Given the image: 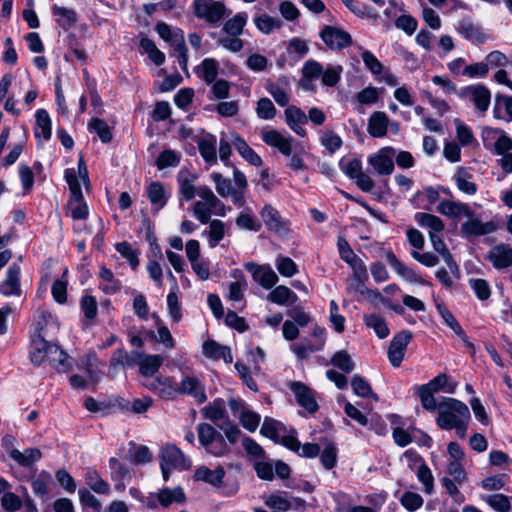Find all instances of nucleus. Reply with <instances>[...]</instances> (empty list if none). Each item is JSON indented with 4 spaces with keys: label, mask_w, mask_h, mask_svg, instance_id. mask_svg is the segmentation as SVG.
Wrapping results in <instances>:
<instances>
[{
    "label": "nucleus",
    "mask_w": 512,
    "mask_h": 512,
    "mask_svg": "<svg viewBox=\"0 0 512 512\" xmlns=\"http://www.w3.org/2000/svg\"><path fill=\"white\" fill-rule=\"evenodd\" d=\"M231 141L238 153L251 165L261 166V157L247 144V142L238 134H231Z\"/></svg>",
    "instance_id": "473e14b6"
},
{
    "label": "nucleus",
    "mask_w": 512,
    "mask_h": 512,
    "mask_svg": "<svg viewBox=\"0 0 512 512\" xmlns=\"http://www.w3.org/2000/svg\"><path fill=\"white\" fill-rule=\"evenodd\" d=\"M142 385L163 399H173L177 395V387L170 377L160 375L147 378Z\"/></svg>",
    "instance_id": "f8f14e48"
},
{
    "label": "nucleus",
    "mask_w": 512,
    "mask_h": 512,
    "mask_svg": "<svg viewBox=\"0 0 512 512\" xmlns=\"http://www.w3.org/2000/svg\"><path fill=\"white\" fill-rule=\"evenodd\" d=\"M115 247L117 252L129 262L133 270L139 266V252L134 249L130 243L125 241L120 242L117 243Z\"/></svg>",
    "instance_id": "338daca9"
},
{
    "label": "nucleus",
    "mask_w": 512,
    "mask_h": 512,
    "mask_svg": "<svg viewBox=\"0 0 512 512\" xmlns=\"http://www.w3.org/2000/svg\"><path fill=\"white\" fill-rule=\"evenodd\" d=\"M261 139L266 145L276 148L283 155L287 157L292 155L294 142L293 137L285 136L278 130L271 129L262 131Z\"/></svg>",
    "instance_id": "2eb2a0df"
},
{
    "label": "nucleus",
    "mask_w": 512,
    "mask_h": 512,
    "mask_svg": "<svg viewBox=\"0 0 512 512\" xmlns=\"http://www.w3.org/2000/svg\"><path fill=\"white\" fill-rule=\"evenodd\" d=\"M204 418L217 424L219 421L228 419L225 401L221 398L214 399L202 409Z\"/></svg>",
    "instance_id": "e433bc0d"
},
{
    "label": "nucleus",
    "mask_w": 512,
    "mask_h": 512,
    "mask_svg": "<svg viewBox=\"0 0 512 512\" xmlns=\"http://www.w3.org/2000/svg\"><path fill=\"white\" fill-rule=\"evenodd\" d=\"M457 32L466 40L473 43H484L486 35L482 29L470 19H462L456 26Z\"/></svg>",
    "instance_id": "cd10ccee"
},
{
    "label": "nucleus",
    "mask_w": 512,
    "mask_h": 512,
    "mask_svg": "<svg viewBox=\"0 0 512 512\" xmlns=\"http://www.w3.org/2000/svg\"><path fill=\"white\" fill-rule=\"evenodd\" d=\"M363 320L365 325L373 329L380 339H384L389 335L390 330L381 316L376 314L364 315Z\"/></svg>",
    "instance_id": "5fc2aeb1"
},
{
    "label": "nucleus",
    "mask_w": 512,
    "mask_h": 512,
    "mask_svg": "<svg viewBox=\"0 0 512 512\" xmlns=\"http://www.w3.org/2000/svg\"><path fill=\"white\" fill-rule=\"evenodd\" d=\"M437 211L449 218H457L461 215L470 217L473 214L468 204L450 200H442L437 206Z\"/></svg>",
    "instance_id": "c85d7f7f"
},
{
    "label": "nucleus",
    "mask_w": 512,
    "mask_h": 512,
    "mask_svg": "<svg viewBox=\"0 0 512 512\" xmlns=\"http://www.w3.org/2000/svg\"><path fill=\"white\" fill-rule=\"evenodd\" d=\"M351 387L359 397H372L374 400H378L377 394L372 391L370 384L362 376L354 375L351 380Z\"/></svg>",
    "instance_id": "0e129e2a"
},
{
    "label": "nucleus",
    "mask_w": 512,
    "mask_h": 512,
    "mask_svg": "<svg viewBox=\"0 0 512 512\" xmlns=\"http://www.w3.org/2000/svg\"><path fill=\"white\" fill-rule=\"evenodd\" d=\"M266 90L274 98L279 106H287L289 103V82L287 78H281L278 82H269L266 84Z\"/></svg>",
    "instance_id": "f704fd0d"
},
{
    "label": "nucleus",
    "mask_w": 512,
    "mask_h": 512,
    "mask_svg": "<svg viewBox=\"0 0 512 512\" xmlns=\"http://www.w3.org/2000/svg\"><path fill=\"white\" fill-rule=\"evenodd\" d=\"M410 462H419L420 465L417 468L416 476L420 483L423 485V491L427 495H431L434 492V477L430 468L425 464L422 458L413 450H406L403 454Z\"/></svg>",
    "instance_id": "dca6fc26"
},
{
    "label": "nucleus",
    "mask_w": 512,
    "mask_h": 512,
    "mask_svg": "<svg viewBox=\"0 0 512 512\" xmlns=\"http://www.w3.org/2000/svg\"><path fill=\"white\" fill-rule=\"evenodd\" d=\"M343 67L341 65H327L326 69L323 68L321 75L322 84L328 87H334L340 81Z\"/></svg>",
    "instance_id": "774afa93"
},
{
    "label": "nucleus",
    "mask_w": 512,
    "mask_h": 512,
    "mask_svg": "<svg viewBox=\"0 0 512 512\" xmlns=\"http://www.w3.org/2000/svg\"><path fill=\"white\" fill-rule=\"evenodd\" d=\"M64 176L71 192V197L67 202V214L74 220H84L89 214V209L84 201L81 184L76 177V172L74 169H67Z\"/></svg>",
    "instance_id": "7ed1b4c3"
},
{
    "label": "nucleus",
    "mask_w": 512,
    "mask_h": 512,
    "mask_svg": "<svg viewBox=\"0 0 512 512\" xmlns=\"http://www.w3.org/2000/svg\"><path fill=\"white\" fill-rule=\"evenodd\" d=\"M59 372H66L71 369V361L68 354L56 343L50 347L46 361Z\"/></svg>",
    "instance_id": "c756f323"
},
{
    "label": "nucleus",
    "mask_w": 512,
    "mask_h": 512,
    "mask_svg": "<svg viewBox=\"0 0 512 512\" xmlns=\"http://www.w3.org/2000/svg\"><path fill=\"white\" fill-rule=\"evenodd\" d=\"M267 299L277 305L286 306L294 304L298 300V297L288 287L279 285L268 294Z\"/></svg>",
    "instance_id": "79ce46f5"
},
{
    "label": "nucleus",
    "mask_w": 512,
    "mask_h": 512,
    "mask_svg": "<svg viewBox=\"0 0 512 512\" xmlns=\"http://www.w3.org/2000/svg\"><path fill=\"white\" fill-rule=\"evenodd\" d=\"M141 357L142 353L138 351L128 353L124 349H117L111 356L110 368H116L117 366L132 367L138 363Z\"/></svg>",
    "instance_id": "37998d69"
},
{
    "label": "nucleus",
    "mask_w": 512,
    "mask_h": 512,
    "mask_svg": "<svg viewBox=\"0 0 512 512\" xmlns=\"http://www.w3.org/2000/svg\"><path fill=\"white\" fill-rule=\"evenodd\" d=\"M216 146L217 139L212 134L205 135L198 142L200 155L210 165H214L217 162Z\"/></svg>",
    "instance_id": "4c0bfd02"
},
{
    "label": "nucleus",
    "mask_w": 512,
    "mask_h": 512,
    "mask_svg": "<svg viewBox=\"0 0 512 512\" xmlns=\"http://www.w3.org/2000/svg\"><path fill=\"white\" fill-rule=\"evenodd\" d=\"M196 179V175L187 171H180L178 173V193L182 200L190 201L195 197V195H198V188L195 186Z\"/></svg>",
    "instance_id": "bb28decb"
},
{
    "label": "nucleus",
    "mask_w": 512,
    "mask_h": 512,
    "mask_svg": "<svg viewBox=\"0 0 512 512\" xmlns=\"http://www.w3.org/2000/svg\"><path fill=\"white\" fill-rule=\"evenodd\" d=\"M469 92L475 107L481 112L487 111L491 100L489 89L483 85H476L470 87Z\"/></svg>",
    "instance_id": "a18cd8bd"
},
{
    "label": "nucleus",
    "mask_w": 512,
    "mask_h": 512,
    "mask_svg": "<svg viewBox=\"0 0 512 512\" xmlns=\"http://www.w3.org/2000/svg\"><path fill=\"white\" fill-rule=\"evenodd\" d=\"M0 293L5 296H19L20 288V267L16 264L11 265L4 281L0 285Z\"/></svg>",
    "instance_id": "b1692460"
},
{
    "label": "nucleus",
    "mask_w": 512,
    "mask_h": 512,
    "mask_svg": "<svg viewBox=\"0 0 512 512\" xmlns=\"http://www.w3.org/2000/svg\"><path fill=\"white\" fill-rule=\"evenodd\" d=\"M261 218L267 229L278 235H285L289 231L290 223L283 218L279 211L271 205H265L260 211Z\"/></svg>",
    "instance_id": "1a4fd4ad"
},
{
    "label": "nucleus",
    "mask_w": 512,
    "mask_h": 512,
    "mask_svg": "<svg viewBox=\"0 0 512 512\" xmlns=\"http://www.w3.org/2000/svg\"><path fill=\"white\" fill-rule=\"evenodd\" d=\"M196 429L199 447L203 449L208 447L220 434L211 424L204 422L199 423Z\"/></svg>",
    "instance_id": "6e6d98bb"
},
{
    "label": "nucleus",
    "mask_w": 512,
    "mask_h": 512,
    "mask_svg": "<svg viewBox=\"0 0 512 512\" xmlns=\"http://www.w3.org/2000/svg\"><path fill=\"white\" fill-rule=\"evenodd\" d=\"M51 482V474L47 471H41L38 477L31 482L34 494L40 498H45L49 493V485Z\"/></svg>",
    "instance_id": "052dcab7"
},
{
    "label": "nucleus",
    "mask_w": 512,
    "mask_h": 512,
    "mask_svg": "<svg viewBox=\"0 0 512 512\" xmlns=\"http://www.w3.org/2000/svg\"><path fill=\"white\" fill-rule=\"evenodd\" d=\"M487 260L497 270H504L512 266V246L501 243L493 246L487 254Z\"/></svg>",
    "instance_id": "f3484780"
},
{
    "label": "nucleus",
    "mask_w": 512,
    "mask_h": 512,
    "mask_svg": "<svg viewBox=\"0 0 512 512\" xmlns=\"http://www.w3.org/2000/svg\"><path fill=\"white\" fill-rule=\"evenodd\" d=\"M34 134L38 139L48 141L52 136L51 118L45 109H38L35 113Z\"/></svg>",
    "instance_id": "72a5a7b5"
},
{
    "label": "nucleus",
    "mask_w": 512,
    "mask_h": 512,
    "mask_svg": "<svg viewBox=\"0 0 512 512\" xmlns=\"http://www.w3.org/2000/svg\"><path fill=\"white\" fill-rule=\"evenodd\" d=\"M52 10H53V15L55 17H57V22L64 29H68V28L72 27L77 21L76 12L72 9L54 5Z\"/></svg>",
    "instance_id": "680f3d73"
},
{
    "label": "nucleus",
    "mask_w": 512,
    "mask_h": 512,
    "mask_svg": "<svg viewBox=\"0 0 512 512\" xmlns=\"http://www.w3.org/2000/svg\"><path fill=\"white\" fill-rule=\"evenodd\" d=\"M415 221L418 223L420 227L428 230V235L442 233L445 228V224L441 218L429 213H416Z\"/></svg>",
    "instance_id": "58836bf2"
},
{
    "label": "nucleus",
    "mask_w": 512,
    "mask_h": 512,
    "mask_svg": "<svg viewBox=\"0 0 512 512\" xmlns=\"http://www.w3.org/2000/svg\"><path fill=\"white\" fill-rule=\"evenodd\" d=\"M453 178L461 192L467 195H474L477 192V185L471 180L472 176L465 170L459 169Z\"/></svg>",
    "instance_id": "13d9d810"
},
{
    "label": "nucleus",
    "mask_w": 512,
    "mask_h": 512,
    "mask_svg": "<svg viewBox=\"0 0 512 512\" xmlns=\"http://www.w3.org/2000/svg\"><path fill=\"white\" fill-rule=\"evenodd\" d=\"M353 271V280L355 285H351L349 288L355 292L364 295L365 293L371 294L373 291L368 290L364 282L368 279V272L365 263L358 256L355 257L351 262H347Z\"/></svg>",
    "instance_id": "aec40b11"
},
{
    "label": "nucleus",
    "mask_w": 512,
    "mask_h": 512,
    "mask_svg": "<svg viewBox=\"0 0 512 512\" xmlns=\"http://www.w3.org/2000/svg\"><path fill=\"white\" fill-rule=\"evenodd\" d=\"M157 498H158V501L160 502V504L164 508H167L174 502H177V503L184 502L185 494L183 492V489L180 487H176L173 489L164 488L158 492Z\"/></svg>",
    "instance_id": "8fccbe9b"
},
{
    "label": "nucleus",
    "mask_w": 512,
    "mask_h": 512,
    "mask_svg": "<svg viewBox=\"0 0 512 512\" xmlns=\"http://www.w3.org/2000/svg\"><path fill=\"white\" fill-rule=\"evenodd\" d=\"M163 357L160 355H146L142 353V357L138 360L137 365L144 379L153 377L163 364Z\"/></svg>",
    "instance_id": "c9c22d12"
},
{
    "label": "nucleus",
    "mask_w": 512,
    "mask_h": 512,
    "mask_svg": "<svg viewBox=\"0 0 512 512\" xmlns=\"http://www.w3.org/2000/svg\"><path fill=\"white\" fill-rule=\"evenodd\" d=\"M467 218L461 224V234L467 239L488 235L496 231L497 227L494 222H483L480 218L475 217L474 213Z\"/></svg>",
    "instance_id": "4468645a"
},
{
    "label": "nucleus",
    "mask_w": 512,
    "mask_h": 512,
    "mask_svg": "<svg viewBox=\"0 0 512 512\" xmlns=\"http://www.w3.org/2000/svg\"><path fill=\"white\" fill-rule=\"evenodd\" d=\"M156 31L164 41L171 44L179 66L183 71H187L188 50L185 45L183 32L179 29L172 30L166 23H158Z\"/></svg>",
    "instance_id": "20e7f679"
},
{
    "label": "nucleus",
    "mask_w": 512,
    "mask_h": 512,
    "mask_svg": "<svg viewBox=\"0 0 512 512\" xmlns=\"http://www.w3.org/2000/svg\"><path fill=\"white\" fill-rule=\"evenodd\" d=\"M282 432H284V426L282 423L268 417L264 419L260 429V433L263 436L273 440L274 442H278Z\"/></svg>",
    "instance_id": "bf43d9fd"
},
{
    "label": "nucleus",
    "mask_w": 512,
    "mask_h": 512,
    "mask_svg": "<svg viewBox=\"0 0 512 512\" xmlns=\"http://www.w3.org/2000/svg\"><path fill=\"white\" fill-rule=\"evenodd\" d=\"M193 11L197 18L209 24L219 22L227 14L224 3L216 0H194Z\"/></svg>",
    "instance_id": "39448f33"
},
{
    "label": "nucleus",
    "mask_w": 512,
    "mask_h": 512,
    "mask_svg": "<svg viewBox=\"0 0 512 512\" xmlns=\"http://www.w3.org/2000/svg\"><path fill=\"white\" fill-rule=\"evenodd\" d=\"M411 339L412 333L408 330H403L397 333L391 340L388 349V359L393 367L401 365Z\"/></svg>",
    "instance_id": "9d476101"
},
{
    "label": "nucleus",
    "mask_w": 512,
    "mask_h": 512,
    "mask_svg": "<svg viewBox=\"0 0 512 512\" xmlns=\"http://www.w3.org/2000/svg\"><path fill=\"white\" fill-rule=\"evenodd\" d=\"M150 203L156 207L157 210L163 208L168 200L164 186L162 183L156 181L152 182L146 190Z\"/></svg>",
    "instance_id": "de8ad7c7"
},
{
    "label": "nucleus",
    "mask_w": 512,
    "mask_h": 512,
    "mask_svg": "<svg viewBox=\"0 0 512 512\" xmlns=\"http://www.w3.org/2000/svg\"><path fill=\"white\" fill-rule=\"evenodd\" d=\"M290 389L294 393L297 403L310 414L318 410V404L315 399V393L301 382H292Z\"/></svg>",
    "instance_id": "a211bd4d"
},
{
    "label": "nucleus",
    "mask_w": 512,
    "mask_h": 512,
    "mask_svg": "<svg viewBox=\"0 0 512 512\" xmlns=\"http://www.w3.org/2000/svg\"><path fill=\"white\" fill-rule=\"evenodd\" d=\"M198 196L201 200L193 205V215L202 224L210 221L211 215L225 216L227 208L225 204L213 193L208 186L198 187Z\"/></svg>",
    "instance_id": "f03ea898"
},
{
    "label": "nucleus",
    "mask_w": 512,
    "mask_h": 512,
    "mask_svg": "<svg viewBox=\"0 0 512 512\" xmlns=\"http://www.w3.org/2000/svg\"><path fill=\"white\" fill-rule=\"evenodd\" d=\"M247 21L248 14L246 12H239L224 23L222 32L232 36H240L244 31Z\"/></svg>",
    "instance_id": "49530a36"
},
{
    "label": "nucleus",
    "mask_w": 512,
    "mask_h": 512,
    "mask_svg": "<svg viewBox=\"0 0 512 512\" xmlns=\"http://www.w3.org/2000/svg\"><path fill=\"white\" fill-rule=\"evenodd\" d=\"M395 149L383 147L377 153L368 157V163L379 175H390L394 170Z\"/></svg>",
    "instance_id": "9b49d317"
},
{
    "label": "nucleus",
    "mask_w": 512,
    "mask_h": 512,
    "mask_svg": "<svg viewBox=\"0 0 512 512\" xmlns=\"http://www.w3.org/2000/svg\"><path fill=\"white\" fill-rule=\"evenodd\" d=\"M208 223L209 230L204 231L202 234L208 236L209 246L215 248L225 236V223L218 219L210 220Z\"/></svg>",
    "instance_id": "09e8293b"
},
{
    "label": "nucleus",
    "mask_w": 512,
    "mask_h": 512,
    "mask_svg": "<svg viewBox=\"0 0 512 512\" xmlns=\"http://www.w3.org/2000/svg\"><path fill=\"white\" fill-rule=\"evenodd\" d=\"M265 505L276 511L286 512L289 510H302L306 502L297 497H289L286 492H274L264 500Z\"/></svg>",
    "instance_id": "0eeeda50"
},
{
    "label": "nucleus",
    "mask_w": 512,
    "mask_h": 512,
    "mask_svg": "<svg viewBox=\"0 0 512 512\" xmlns=\"http://www.w3.org/2000/svg\"><path fill=\"white\" fill-rule=\"evenodd\" d=\"M160 458L161 470H184L191 466V461L186 458L184 453L174 444H168L162 448Z\"/></svg>",
    "instance_id": "423d86ee"
},
{
    "label": "nucleus",
    "mask_w": 512,
    "mask_h": 512,
    "mask_svg": "<svg viewBox=\"0 0 512 512\" xmlns=\"http://www.w3.org/2000/svg\"><path fill=\"white\" fill-rule=\"evenodd\" d=\"M284 114L288 127L298 136L305 137L307 132L302 125L307 123V115L299 107L294 105L288 106Z\"/></svg>",
    "instance_id": "4be33fe9"
},
{
    "label": "nucleus",
    "mask_w": 512,
    "mask_h": 512,
    "mask_svg": "<svg viewBox=\"0 0 512 512\" xmlns=\"http://www.w3.org/2000/svg\"><path fill=\"white\" fill-rule=\"evenodd\" d=\"M203 355L212 360H224L225 363H232L233 356L228 346L221 345L214 340H207L202 346Z\"/></svg>",
    "instance_id": "393cba45"
},
{
    "label": "nucleus",
    "mask_w": 512,
    "mask_h": 512,
    "mask_svg": "<svg viewBox=\"0 0 512 512\" xmlns=\"http://www.w3.org/2000/svg\"><path fill=\"white\" fill-rule=\"evenodd\" d=\"M423 386L433 391L434 393L439 391L454 393L457 387V383H450L449 376L445 373H441Z\"/></svg>",
    "instance_id": "4d7b16f0"
},
{
    "label": "nucleus",
    "mask_w": 512,
    "mask_h": 512,
    "mask_svg": "<svg viewBox=\"0 0 512 512\" xmlns=\"http://www.w3.org/2000/svg\"><path fill=\"white\" fill-rule=\"evenodd\" d=\"M386 260L395 273L403 279L409 282L423 283L421 277L413 269L400 261L392 250L386 251Z\"/></svg>",
    "instance_id": "a878e982"
},
{
    "label": "nucleus",
    "mask_w": 512,
    "mask_h": 512,
    "mask_svg": "<svg viewBox=\"0 0 512 512\" xmlns=\"http://www.w3.org/2000/svg\"><path fill=\"white\" fill-rule=\"evenodd\" d=\"M432 247H433L434 251L437 254H439V256L442 257V259L446 263L450 273L453 274L456 278H459V276H460L459 267H458L457 263L455 262V260L453 259V256L450 253V251L447 248L444 241L441 240L440 242L434 243V245H432Z\"/></svg>",
    "instance_id": "3c124183"
},
{
    "label": "nucleus",
    "mask_w": 512,
    "mask_h": 512,
    "mask_svg": "<svg viewBox=\"0 0 512 512\" xmlns=\"http://www.w3.org/2000/svg\"><path fill=\"white\" fill-rule=\"evenodd\" d=\"M320 38L331 50H342L352 44L351 35L345 30L326 25L320 32Z\"/></svg>",
    "instance_id": "6e6552de"
},
{
    "label": "nucleus",
    "mask_w": 512,
    "mask_h": 512,
    "mask_svg": "<svg viewBox=\"0 0 512 512\" xmlns=\"http://www.w3.org/2000/svg\"><path fill=\"white\" fill-rule=\"evenodd\" d=\"M225 470L223 467L218 466L214 470L206 466H201L195 470L194 479L196 481H203L214 487H220L225 477Z\"/></svg>",
    "instance_id": "7c9ffc66"
},
{
    "label": "nucleus",
    "mask_w": 512,
    "mask_h": 512,
    "mask_svg": "<svg viewBox=\"0 0 512 512\" xmlns=\"http://www.w3.org/2000/svg\"><path fill=\"white\" fill-rule=\"evenodd\" d=\"M177 387V394H187L192 396L198 403H203L206 401L207 396L205 393L204 386L201 384L200 380L193 376H185L182 378L179 385Z\"/></svg>",
    "instance_id": "6ab92c4d"
},
{
    "label": "nucleus",
    "mask_w": 512,
    "mask_h": 512,
    "mask_svg": "<svg viewBox=\"0 0 512 512\" xmlns=\"http://www.w3.org/2000/svg\"><path fill=\"white\" fill-rule=\"evenodd\" d=\"M245 269L252 275L255 282L265 289L272 288L278 282V276L268 264L260 265L254 262L244 264Z\"/></svg>",
    "instance_id": "ddd939ff"
},
{
    "label": "nucleus",
    "mask_w": 512,
    "mask_h": 512,
    "mask_svg": "<svg viewBox=\"0 0 512 512\" xmlns=\"http://www.w3.org/2000/svg\"><path fill=\"white\" fill-rule=\"evenodd\" d=\"M470 419V411L465 403L454 398H448L445 403L439 406L436 423L443 430L455 429L457 436L464 438Z\"/></svg>",
    "instance_id": "f257e3e1"
},
{
    "label": "nucleus",
    "mask_w": 512,
    "mask_h": 512,
    "mask_svg": "<svg viewBox=\"0 0 512 512\" xmlns=\"http://www.w3.org/2000/svg\"><path fill=\"white\" fill-rule=\"evenodd\" d=\"M211 178L215 183L217 193L223 197H231L236 205L242 204V192L235 189L229 178H224L220 173H212Z\"/></svg>",
    "instance_id": "412c9836"
},
{
    "label": "nucleus",
    "mask_w": 512,
    "mask_h": 512,
    "mask_svg": "<svg viewBox=\"0 0 512 512\" xmlns=\"http://www.w3.org/2000/svg\"><path fill=\"white\" fill-rule=\"evenodd\" d=\"M389 119L386 113L376 111L371 114L368 120L367 131L375 138H382L387 134Z\"/></svg>",
    "instance_id": "2f4dec72"
},
{
    "label": "nucleus",
    "mask_w": 512,
    "mask_h": 512,
    "mask_svg": "<svg viewBox=\"0 0 512 512\" xmlns=\"http://www.w3.org/2000/svg\"><path fill=\"white\" fill-rule=\"evenodd\" d=\"M254 24L262 33L269 34L272 31L281 28L282 21L267 14H262L254 18Z\"/></svg>",
    "instance_id": "e2e57ef3"
},
{
    "label": "nucleus",
    "mask_w": 512,
    "mask_h": 512,
    "mask_svg": "<svg viewBox=\"0 0 512 512\" xmlns=\"http://www.w3.org/2000/svg\"><path fill=\"white\" fill-rule=\"evenodd\" d=\"M432 247H433L434 251L437 254H439V256L442 257V259L446 263L450 273L453 274L456 278H459V276H460L459 267H458L457 263L455 262V260L453 259V256L450 253V251L447 248L444 241L441 240L440 242L434 243V245H432Z\"/></svg>",
    "instance_id": "603ef678"
},
{
    "label": "nucleus",
    "mask_w": 512,
    "mask_h": 512,
    "mask_svg": "<svg viewBox=\"0 0 512 512\" xmlns=\"http://www.w3.org/2000/svg\"><path fill=\"white\" fill-rule=\"evenodd\" d=\"M54 343L48 342L45 340L40 334H35L31 338L30 345V360L34 365L43 364L49 354L50 347L53 346Z\"/></svg>",
    "instance_id": "5701e85b"
},
{
    "label": "nucleus",
    "mask_w": 512,
    "mask_h": 512,
    "mask_svg": "<svg viewBox=\"0 0 512 512\" xmlns=\"http://www.w3.org/2000/svg\"><path fill=\"white\" fill-rule=\"evenodd\" d=\"M99 277L101 279L99 287L105 294L112 295L121 290V281L116 279L113 272L104 265L100 266Z\"/></svg>",
    "instance_id": "a19ab883"
},
{
    "label": "nucleus",
    "mask_w": 512,
    "mask_h": 512,
    "mask_svg": "<svg viewBox=\"0 0 512 512\" xmlns=\"http://www.w3.org/2000/svg\"><path fill=\"white\" fill-rule=\"evenodd\" d=\"M85 482L90 489L98 494H108L110 492L109 484L104 481L99 473L94 469H89L86 472Z\"/></svg>",
    "instance_id": "864d4df0"
},
{
    "label": "nucleus",
    "mask_w": 512,
    "mask_h": 512,
    "mask_svg": "<svg viewBox=\"0 0 512 512\" xmlns=\"http://www.w3.org/2000/svg\"><path fill=\"white\" fill-rule=\"evenodd\" d=\"M218 69L219 64L215 59L206 58L195 68V73L207 84H212L217 78Z\"/></svg>",
    "instance_id": "c03bdc74"
},
{
    "label": "nucleus",
    "mask_w": 512,
    "mask_h": 512,
    "mask_svg": "<svg viewBox=\"0 0 512 512\" xmlns=\"http://www.w3.org/2000/svg\"><path fill=\"white\" fill-rule=\"evenodd\" d=\"M339 168L350 179H354L363 171L360 158H342L339 162Z\"/></svg>",
    "instance_id": "69168bd1"
},
{
    "label": "nucleus",
    "mask_w": 512,
    "mask_h": 512,
    "mask_svg": "<svg viewBox=\"0 0 512 512\" xmlns=\"http://www.w3.org/2000/svg\"><path fill=\"white\" fill-rule=\"evenodd\" d=\"M9 456L20 466L29 467L41 459L42 453L38 448H28L23 452L12 448Z\"/></svg>",
    "instance_id": "ea45409f"
}]
</instances>
